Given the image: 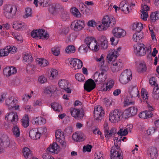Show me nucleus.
Here are the masks:
<instances>
[{
    "label": "nucleus",
    "instance_id": "obj_19",
    "mask_svg": "<svg viewBox=\"0 0 159 159\" xmlns=\"http://www.w3.org/2000/svg\"><path fill=\"white\" fill-rule=\"evenodd\" d=\"M10 141L8 137L6 135H3L0 138V146L4 148L8 147Z\"/></svg>",
    "mask_w": 159,
    "mask_h": 159
},
{
    "label": "nucleus",
    "instance_id": "obj_6",
    "mask_svg": "<svg viewBox=\"0 0 159 159\" xmlns=\"http://www.w3.org/2000/svg\"><path fill=\"white\" fill-rule=\"evenodd\" d=\"M112 146L110 151V156L111 159H123L121 155L122 151L120 149V147L115 145Z\"/></svg>",
    "mask_w": 159,
    "mask_h": 159
},
{
    "label": "nucleus",
    "instance_id": "obj_31",
    "mask_svg": "<svg viewBox=\"0 0 159 159\" xmlns=\"http://www.w3.org/2000/svg\"><path fill=\"white\" fill-rule=\"evenodd\" d=\"M114 84V81L112 80H110L107 83L105 88L102 87L101 88V91H105L109 90L113 87Z\"/></svg>",
    "mask_w": 159,
    "mask_h": 159
},
{
    "label": "nucleus",
    "instance_id": "obj_41",
    "mask_svg": "<svg viewBox=\"0 0 159 159\" xmlns=\"http://www.w3.org/2000/svg\"><path fill=\"white\" fill-rule=\"evenodd\" d=\"M147 70V67L145 64L144 63H141L139 64V67L137 70L139 72L142 73L145 72Z\"/></svg>",
    "mask_w": 159,
    "mask_h": 159
},
{
    "label": "nucleus",
    "instance_id": "obj_58",
    "mask_svg": "<svg viewBox=\"0 0 159 159\" xmlns=\"http://www.w3.org/2000/svg\"><path fill=\"white\" fill-rule=\"evenodd\" d=\"M142 14L141 15V17L143 20H147V18L148 16V13L147 11H141Z\"/></svg>",
    "mask_w": 159,
    "mask_h": 159
},
{
    "label": "nucleus",
    "instance_id": "obj_15",
    "mask_svg": "<svg viewBox=\"0 0 159 159\" xmlns=\"http://www.w3.org/2000/svg\"><path fill=\"white\" fill-rule=\"evenodd\" d=\"M17 100L16 99L15 100L14 98L11 97L6 100V103L9 109H14L16 110L19 108V106L18 105L16 106L17 103Z\"/></svg>",
    "mask_w": 159,
    "mask_h": 159
},
{
    "label": "nucleus",
    "instance_id": "obj_50",
    "mask_svg": "<svg viewBox=\"0 0 159 159\" xmlns=\"http://www.w3.org/2000/svg\"><path fill=\"white\" fill-rule=\"evenodd\" d=\"M60 49L58 47H56L52 49V53L56 56H58L60 54Z\"/></svg>",
    "mask_w": 159,
    "mask_h": 159
},
{
    "label": "nucleus",
    "instance_id": "obj_2",
    "mask_svg": "<svg viewBox=\"0 0 159 159\" xmlns=\"http://www.w3.org/2000/svg\"><path fill=\"white\" fill-rule=\"evenodd\" d=\"M49 11L52 14H55L59 12L62 11L63 12L61 15V17L62 20L63 21H66L69 18L68 12L64 11L63 7L59 4H52V5L49 7Z\"/></svg>",
    "mask_w": 159,
    "mask_h": 159
},
{
    "label": "nucleus",
    "instance_id": "obj_42",
    "mask_svg": "<svg viewBox=\"0 0 159 159\" xmlns=\"http://www.w3.org/2000/svg\"><path fill=\"white\" fill-rule=\"evenodd\" d=\"M59 86L61 89H64L67 87L68 84L67 82L64 80H61L58 82Z\"/></svg>",
    "mask_w": 159,
    "mask_h": 159
},
{
    "label": "nucleus",
    "instance_id": "obj_37",
    "mask_svg": "<svg viewBox=\"0 0 159 159\" xmlns=\"http://www.w3.org/2000/svg\"><path fill=\"white\" fill-rule=\"evenodd\" d=\"M22 125L25 127H27L29 124V119L27 115H25V117L21 120Z\"/></svg>",
    "mask_w": 159,
    "mask_h": 159
},
{
    "label": "nucleus",
    "instance_id": "obj_9",
    "mask_svg": "<svg viewBox=\"0 0 159 159\" xmlns=\"http://www.w3.org/2000/svg\"><path fill=\"white\" fill-rule=\"evenodd\" d=\"M45 32V30L44 29L35 30H33L31 33V36L35 39L38 38V37L41 39L43 37L44 38L47 39L49 37V35Z\"/></svg>",
    "mask_w": 159,
    "mask_h": 159
},
{
    "label": "nucleus",
    "instance_id": "obj_44",
    "mask_svg": "<svg viewBox=\"0 0 159 159\" xmlns=\"http://www.w3.org/2000/svg\"><path fill=\"white\" fill-rule=\"evenodd\" d=\"M65 51L67 53H74L75 51V49L73 45H69L66 48Z\"/></svg>",
    "mask_w": 159,
    "mask_h": 159
},
{
    "label": "nucleus",
    "instance_id": "obj_34",
    "mask_svg": "<svg viewBox=\"0 0 159 159\" xmlns=\"http://www.w3.org/2000/svg\"><path fill=\"white\" fill-rule=\"evenodd\" d=\"M51 107L55 111L57 112L61 111L62 110V107L58 103L54 102L51 104Z\"/></svg>",
    "mask_w": 159,
    "mask_h": 159
},
{
    "label": "nucleus",
    "instance_id": "obj_55",
    "mask_svg": "<svg viewBox=\"0 0 159 159\" xmlns=\"http://www.w3.org/2000/svg\"><path fill=\"white\" fill-rule=\"evenodd\" d=\"M38 81L41 84H44L47 82V78L44 75H42L39 77Z\"/></svg>",
    "mask_w": 159,
    "mask_h": 159
},
{
    "label": "nucleus",
    "instance_id": "obj_26",
    "mask_svg": "<svg viewBox=\"0 0 159 159\" xmlns=\"http://www.w3.org/2000/svg\"><path fill=\"white\" fill-rule=\"evenodd\" d=\"M123 66L121 62L119 61L117 62L113 63V65L111 66V70L113 72H116L121 70Z\"/></svg>",
    "mask_w": 159,
    "mask_h": 159
},
{
    "label": "nucleus",
    "instance_id": "obj_51",
    "mask_svg": "<svg viewBox=\"0 0 159 159\" xmlns=\"http://www.w3.org/2000/svg\"><path fill=\"white\" fill-rule=\"evenodd\" d=\"M49 72L51 75L50 77L52 79H54L57 75V70L55 69H51Z\"/></svg>",
    "mask_w": 159,
    "mask_h": 159
},
{
    "label": "nucleus",
    "instance_id": "obj_8",
    "mask_svg": "<svg viewBox=\"0 0 159 159\" xmlns=\"http://www.w3.org/2000/svg\"><path fill=\"white\" fill-rule=\"evenodd\" d=\"M132 74L131 71L126 69L122 72L120 77V82L122 84H125L132 79Z\"/></svg>",
    "mask_w": 159,
    "mask_h": 159
},
{
    "label": "nucleus",
    "instance_id": "obj_30",
    "mask_svg": "<svg viewBox=\"0 0 159 159\" xmlns=\"http://www.w3.org/2000/svg\"><path fill=\"white\" fill-rule=\"evenodd\" d=\"M101 42V47L102 49H106L108 47V41L105 36H102L99 39Z\"/></svg>",
    "mask_w": 159,
    "mask_h": 159
},
{
    "label": "nucleus",
    "instance_id": "obj_33",
    "mask_svg": "<svg viewBox=\"0 0 159 159\" xmlns=\"http://www.w3.org/2000/svg\"><path fill=\"white\" fill-rule=\"evenodd\" d=\"M119 8L125 14H128L130 11L129 10L128 6L126 3L124 4L123 2H121L120 4Z\"/></svg>",
    "mask_w": 159,
    "mask_h": 159
},
{
    "label": "nucleus",
    "instance_id": "obj_12",
    "mask_svg": "<svg viewBox=\"0 0 159 159\" xmlns=\"http://www.w3.org/2000/svg\"><path fill=\"white\" fill-rule=\"evenodd\" d=\"M55 135L57 140L60 143L63 148H65L66 146V144L65 141L63 132L61 129H59L56 131Z\"/></svg>",
    "mask_w": 159,
    "mask_h": 159
},
{
    "label": "nucleus",
    "instance_id": "obj_3",
    "mask_svg": "<svg viewBox=\"0 0 159 159\" xmlns=\"http://www.w3.org/2000/svg\"><path fill=\"white\" fill-rule=\"evenodd\" d=\"M102 25L97 23V27L99 30H105L110 26L113 27L116 24L115 19L112 16L107 15L104 17L102 20Z\"/></svg>",
    "mask_w": 159,
    "mask_h": 159
},
{
    "label": "nucleus",
    "instance_id": "obj_45",
    "mask_svg": "<svg viewBox=\"0 0 159 159\" xmlns=\"http://www.w3.org/2000/svg\"><path fill=\"white\" fill-rule=\"evenodd\" d=\"M39 2L40 5L43 7H47L49 6V7L52 5V4L50 6H49L50 2L49 0H39Z\"/></svg>",
    "mask_w": 159,
    "mask_h": 159
},
{
    "label": "nucleus",
    "instance_id": "obj_11",
    "mask_svg": "<svg viewBox=\"0 0 159 159\" xmlns=\"http://www.w3.org/2000/svg\"><path fill=\"white\" fill-rule=\"evenodd\" d=\"M107 70L104 69L101 70L100 73L96 71L94 75L93 79L96 82H97V81L101 82L104 81L107 78Z\"/></svg>",
    "mask_w": 159,
    "mask_h": 159
},
{
    "label": "nucleus",
    "instance_id": "obj_5",
    "mask_svg": "<svg viewBox=\"0 0 159 159\" xmlns=\"http://www.w3.org/2000/svg\"><path fill=\"white\" fill-rule=\"evenodd\" d=\"M149 47L148 48L146 47H145L143 43H137L134 46V52L138 56H143L146 54L147 51L149 53H151V47H150V49H149Z\"/></svg>",
    "mask_w": 159,
    "mask_h": 159
},
{
    "label": "nucleus",
    "instance_id": "obj_20",
    "mask_svg": "<svg viewBox=\"0 0 159 159\" xmlns=\"http://www.w3.org/2000/svg\"><path fill=\"white\" fill-rule=\"evenodd\" d=\"M104 111L102 110V107H97L94 111V116L97 120H101L102 119V116L104 115Z\"/></svg>",
    "mask_w": 159,
    "mask_h": 159
},
{
    "label": "nucleus",
    "instance_id": "obj_24",
    "mask_svg": "<svg viewBox=\"0 0 159 159\" xmlns=\"http://www.w3.org/2000/svg\"><path fill=\"white\" fill-rule=\"evenodd\" d=\"M129 93L131 98L137 97L139 95L138 88L136 85H130L129 88Z\"/></svg>",
    "mask_w": 159,
    "mask_h": 159
},
{
    "label": "nucleus",
    "instance_id": "obj_49",
    "mask_svg": "<svg viewBox=\"0 0 159 159\" xmlns=\"http://www.w3.org/2000/svg\"><path fill=\"white\" fill-rule=\"evenodd\" d=\"M25 12L26 14L23 16L24 18H26L30 16H31L32 10L30 8H26L25 9Z\"/></svg>",
    "mask_w": 159,
    "mask_h": 159
},
{
    "label": "nucleus",
    "instance_id": "obj_23",
    "mask_svg": "<svg viewBox=\"0 0 159 159\" xmlns=\"http://www.w3.org/2000/svg\"><path fill=\"white\" fill-rule=\"evenodd\" d=\"M41 133L38 132L36 129H33L30 130L29 135L30 137L33 140H36L40 138Z\"/></svg>",
    "mask_w": 159,
    "mask_h": 159
},
{
    "label": "nucleus",
    "instance_id": "obj_59",
    "mask_svg": "<svg viewBox=\"0 0 159 159\" xmlns=\"http://www.w3.org/2000/svg\"><path fill=\"white\" fill-rule=\"evenodd\" d=\"M104 58V55L103 54H102L101 56V57L100 58H96V61L99 62V61H101L102 60V62H101V66L102 67L103 66V65L104 64V61L103 60V58Z\"/></svg>",
    "mask_w": 159,
    "mask_h": 159
},
{
    "label": "nucleus",
    "instance_id": "obj_64",
    "mask_svg": "<svg viewBox=\"0 0 159 159\" xmlns=\"http://www.w3.org/2000/svg\"><path fill=\"white\" fill-rule=\"evenodd\" d=\"M103 102L105 105L107 107L109 106L111 104V103L110 100L107 98H105L103 99Z\"/></svg>",
    "mask_w": 159,
    "mask_h": 159
},
{
    "label": "nucleus",
    "instance_id": "obj_28",
    "mask_svg": "<svg viewBox=\"0 0 159 159\" xmlns=\"http://www.w3.org/2000/svg\"><path fill=\"white\" fill-rule=\"evenodd\" d=\"M23 153L26 159H30L32 157V154L31 151L27 147L23 148Z\"/></svg>",
    "mask_w": 159,
    "mask_h": 159
},
{
    "label": "nucleus",
    "instance_id": "obj_36",
    "mask_svg": "<svg viewBox=\"0 0 159 159\" xmlns=\"http://www.w3.org/2000/svg\"><path fill=\"white\" fill-rule=\"evenodd\" d=\"M5 49V51H6V53H7V56L8 55L9 53H11L13 54L15 52H17V48L16 47L13 46L12 47L10 46H8L4 48Z\"/></svg>",
    "mask_w": 159,
    "mask_h": 159
},
{
    "label": "nucleus",
    "instance_id": "obj_53",
    "mask_svg": "<svg viewBox=\"0 0 159 159\" xmlns=\"http://www.w3.org/2000/svg\"><path fill=\"white\" fill-rule=\"evenodd\" d=\"M21 25V23H19L17 21L15 22L13 24V27L16 30H17L22 28Z\"/></svg>",
    "mask_w": 159,
    "mask_h": 159
},
{
    "label": "nucleus",
    "instance_id": "obj_56",
    "mask_svg": "<svg viewBox=\"0 0 159 159\" xmlns=\"http://www.w3.org/2000/svg\"><path fill=\"white\" fill-rule=\"evenodd\" d=\"M92 148V146L91 145L87 144L86 146L83 147V150L84 152H90Z\"/></svg>",
    "mask_w": 159,
    "mask_h": 159
},
{
    "label": "nucleus",
    "instance_id": "obj_27",
    "mask_svg": "<svg viewBox=\"0 0 159 159\" xmlns=\"http://www.w3.org/2000/svg\"><path fill=\"white\" fill-rule=\"evenodd\" d=\"M47 150L50 152L57 153L60 150V148L56 143H53L52 145H50Z\"/></svg>",
    "mask_w": 159,
    "mask_h": 159
},
{
    "label": "nucleus",
    "instance_id": "obj_13",
    "mask_svg": "<svg viewBox=\"0 0 159 159\" xmlns=\"http://www.w3.org/2000/svg\"><path fill=\"white\" fill-rule=\"evenodd\" d=\"M138 109L136 107L132 106L126 109L123 112V116L125 119L135 115L137 112Z\"/></svg>",
    "mask_w": 159,
    "mask_h": 159
},
{
    "label": "nucleus",
    "instance_id": "obj_1",
    "mask_svg": "<svg viewBox=\"0 0 159 159\" xmlns=\"http://www.w3.org/2000/svg\"><path fill=\"white\" fill-rule=\"evenodd\" d=\"M97 41L94 38L87 37L85 39L84 43L78 49H83L85 53L87 52L89 48L94 52H97L99 49V45H97Z\"/></svg>",
    "mask_w": 159,
    "mask_h": 159
},
{
    "label": "nucleus",
    "instance_id": "obj_54",
    "mask_svg": "<svg viewBox=\"0 0 159 159\" xmlns=\"http://www.w3.org/2000/svg\"><path fill=\"white\" fill-rule=\"evenodd\" d=\"M119 34L117 36V38H121L125 36L126 34V32L124 30L121 29H119Z\"/></svg>",
    "mask_w": 159,
    "mask_h": 159
},
{
    "label": "nucleus",
    "instance_id": "obj_35",
    "mask_svg": "<svg viewBox=\"0 0 159 159\" xmlns=\"http://www.w3.org/2000/svg\"><path fill=\"white\" fill-rule=\"evenodd\" d=\"M70 12L75 16L79 18L81 16V14L77 8L75 7H72L70 9Z\"/></svg>",
    "mask_w": 159,
    "mask_h": 159
},
{
    "label": "nucleus",
    "instance_id": "obj_7",
    "mask_svg": "<svg viewBox=\"0 0 159 159\" xmlns=\"http://www.w3.org/2000/svg\"><path fill=\"white\" fill-rule=\"evenodd\" d=\"M123 112L118 109L113 110L111 112L109 115V120L113 123L118 122L120 119L123 117Z\"/></svg>",
    "mask_w": 159,
    "mask_h": 159
},
{
    "label": "nucleus",
    "instance_id": "obj_29",
    "mask_svg": "<svg viewBox=\"0 0 159 159\" xmlns=\"http://www.w3.org/2000/svg\"><path fill=\"white\" fill-rule=\"evenodd\" d=\"M112 53L110 55L109 54L107 57V60L111 61L112 60H115L117 57L119 55L118 53L115 52L114 49H111Z\"/></svg>",
    "mask_w": 159,
    "mask_h": 159
},
{
    "label": "nucleus",
    "instance_id": "obj_48",
    "mask_svg": "<svg viewBox=\"0 0 159 159\" xmlns=\"http://www.w3.org/2000/svg\"><path fill=\"white\" fill-rule=\"evenodd\" d=\"M75 77L77 80L80 82H84L85 79L84 75L81 74H77L75 75Z\"/></svg>",
    "mask_w": 159,
    "mask_h": 159
},
{
    "label": "nucleus",
    "instance_id": "obj_63",
    "mask_svg": "<svg viewBox=\"0 0 159 159\" xmlns=\"http://www.w3.org/2000/svg\"><path fill=\"white\" fill-rule=\"evenodd\" d=\"M119 29H120V28L119 27H116L114 28L112 31V33L113 34L114 36L117 38V36L118 35V34H119Z\"/></svg>",
    "mask_w": 159,
    "mask_h": 159
},
{
    "label": "nucleus",
    "instance_id": "obj_47",
    "mask_svg": "<svg viewBox=\"0 0 159 159\" xmlns=\"http://www.w3.org/2000/svg\"><path fill=\"white\" fill-rule=\"evenodd\" d=\"M69 28L68 27L64 26L61 28L60 30V34H63L65 35H66L68 33Z\"/></svg>",
    "mask_w": 159,
    "mask_h": 159
},
{
    "label": "nucleus",
    "instance_id": "obj_43",
    "mask_svg": "<svg viewBox=\"0 0 159 159\" xmlns=\"http://www.w3.org/2000/svg\"><path fill=\"white\" fill-rule=\"evenodd\" d=\"M12 132L13 134L16 137H19L20 135V131L19 127L17 126H15L12 129Z\"/></svg>",
    "mask_w": 159,
    "mask_h": 159
},
{
    "label": "nucleus",
    "instance_id": "obj_10",
    "mask_svg": "<svg viewBox=\"0 0 159 159\" xmlns=\"http://www.w3.org/2000/svg\"><path fill=\"white\" fill-rule=\"evenodd\" d=\"M70 111L72 116L77 120H81L84 117V111L82 108L80 109L71 108Z\"/></svg>",
    "mask_w": 159,
    "mask_h": 159
},
{
    "label": "nucleus",
    "instance_id": "obj_62",
    "mask_svg": "<svg viewBox=\"0 0 159 159\" xmlns=\"http://www.w3.org/2000/svg\"><path fill=\"white\" fill-rule=\"evenodd\" d=\"M95 157L97 159H103V154L101 152H98L94 154Z\"/></svg>",
    "mask_w": 159,
    "mask_h": 159
},
{
    "label": "nucleus",
    "instance_id": "obj_14",
    "mask_svg": "<svg viewBox=\"0 0 159 159\" xmlns=\"http://www.w3.org/2000/svg\"><path fill=\"white\" fill-rule=\"evenodd\" d=\"M84 21L83 20H75L72 22L70 27L75 31H77L82 30L84 27Z\"/></svg>",
    "mask_w": 159,
    "mask_h": 159
},
{
    "label": "nucleus",
    "instance_id": "obj_40",
    "mask_svg": "<svg viewBox=\"0 0 159 159\" xmlns=\"http://www.w3.org/2000/svg\"><path fill=\"white\" fill-rule=\"evenodd\" d=\"M23 60L25 64H27V62H29L28 63V66L29 65V63L33 61V58L30 55L28 54H25Z\"/></svg>",
    "mask_w": 159,
    "mask_h": 159
},
{
    "label": "nucleus",
    "instance_id": "obj_52",
    "mask_svg": "<svg viewBox=\"0 0 159 159\" xmlns=\"http://www.w3.org/2000/svg\"><path fill=\"white\" fill-rule=\"evenodd\" d=\"M156 130V128L154 127H151L147 130L146 133L148 135H151L155 132Z\"/></svg>",
    "mask_w": 159,
    "mask_h": 159
},
{
    "label": "nucleus",
    "instance_id": "obj_60",
    "mask_svg": "<svg viewBox=\"0 0 159 159\" xmlns=\"http://www.w3.org/2000/svg\"><path fill=\"white\" fill-rule=\"evenodd\" d=\"M39 117H37L34 119L32 120V123L34 125H39L41 124V122L39 120Z\"/></svg>",
    "mask_w": 159,
    "mask_h": 159
},
{
    "label": "nucleus",
    "instance_id": "obj_38",
    "mask_svg": "<svg viewBox=\"0 0 159 159\" xmlns=\"http://www.w3.org/2000/svg\"><path fill=\"white\" fill-rule=\"evenodd\" d=\"M38 63L42 67L47 66L48 64V62L45 59L39 58L37 60Z\"/></svg>",
    "mask_w": 159,
    "mask_h": 159
},
{
    "label": "nucleus",
    "instance_id": "obj_32",
    "mask_svg": "<svg viewBox=\"0 0 159 159\" xmlns=\"http://www.w3.org/2000/svg\"><path fill=\"white\" fill-rule=\"evenodd\" d=\"M143 29V24L141 23H134L133 24V30L136 32H141Z\"/></svg>",
    "mask_w": 159,
    "mask_h": 159
},
{
    "label": "nucleus",
    "instance_id": "obj_17",
    "mask_svg": "<svg viewBox=\"0 0 159 159\" xmlns=\"http://www.w3.org/2000/svg\"><path fill=\"white\" fill-rule=\"evenodd\" d=\"M5 119L6 120H10L13 124L16 123L18 120L17 113L13 111L10 112L6 116Z\"/></svg>",
    "mask_w": 159,
    "mask_h": 159
},
{
    "label": "nucleus",
    "instance_id": "obj_39",
    "mask_svg": "<svg viewBox=\"0 0 159 159\" xmlns=\"http://www.w3.org/2000/svg\"><path fill=\"white\" fill-rule=\"evenodd\" d=\"M128 133V128H120L117 132V134L120 136H125Z\"/></svg>",
    "mask_w": 159,
    "mask_h": 159
},
{
    "label": "nucleus",
    "instance_id": "obj_16",
    "mask_svg": "<svg viewBox=\"0 0 159 159\" xmlns=\"http://www.w3.org/2000/svg\"><path fill=\"white\" fill-rule=\"evenodd\" d=\"M96 87V84L93 80L91 79L87 80L84 85V89L88 92H90Z\"/></svg>",
    "mask_w": 159,
    "mask_h": 159
},
{
    "label": "nucleus",
    "instance_id": "obj_46",
    "mask_svg": "<svg viewBox=\"0 0 159 159\" xmlns=\"http://www.w3.org/2000/svg\"><path fill=\"white\" fill-rule=\"evenodd\" d=\"M141 94L143 99L146 102H147L148 98V93L144 89H142Z\"/></svg>",
    "mask_w": 159,
    "mask_h": 159
},
{
    "label": "nucleus",
    "instance_id": "obj_57",
    "mask_svg": "<svg viewBox=\"0 0 159 159\" xmlns=\"http://www.w3.org/2000/svg\"><path fill=\"white\" fill-rule=\"evenodd\" d=\"M149 83L152 85L157 86V80L155 77H151L149 80Z\"/></svg>",
    "mask_w": 159,
    "mask_h": 159
},
{
    "label": "nucleus",
    "instance_id": "obj_61",
    "mask_svg": "<svg viewBox=\"0 0 159 159\" xmlns=\"http://www.w3.org/2000/svg\"><path fill=\"white\" fill-rule=\"evenodd\" d=\"M42 157L43 159H54L51 155L47 153L43 154L42 155Z\"/></svg>",
    "mask_w": 159,
    "mask_h": 159
},
{
    "label": "nucleus",
    "instance_id": "obj_25",
    "mask_svg": "<svg viewBox=\"0 0 159 159\" xmlns=\"http://www.w3.org/2000/svg\"><path fill=\"white\" fill-rule=\"evenodd\" d=\"M157 149L155 147L149 148L147 153L151 159H156L157 157Z\"/></svg>",
    "mask_w": 159,
    "mask_h": 159
},
{
    "label": "nucleus",
    "instance_id": "obj_18",
    "mask_svg": "<svg viewBox=\"0 0 159 159\" xmlns=\"http://www.w3.org/2000/svg\"><path fill=\"white\" fill-rule=\"evenodd\" d=\"M70 64L72 66L75 67V69H79L82 68L83 66L82 61L77 58L69 59Z\"/></svg>",
    "mask_w": 159,
    "mask_h": 159
},
{
    "label": "nucleus",
    "instance_id": "obj_22",
    "mask_svg": "<svg viewBox=\"0 0 159 159\" xmlns=\"http://www.w3.org/2000/svg\"><path fill=\"white\" fill-rule=\"evenodd\" d=\"M17 72L16 68L14 67H7L3 70V72L7 77H9L16 73Z\"/></svg>",
    "mask_w": 159,
    "mask_h": 159
},
{
    "label": "nucleus",
    "instance_id": "obj_4",
    "mask_svg": "<svg viewBox=\"0 0 159 159\" xmlns=\"http://www.w3.org/2000/svg\"><path fill=\"white\" fill-rule=\"evenodd\" d=\"M3 13L5 16L8 19L13 18L16 15V7L11 4H6L3 7Z\"/></svg>",
    "mask_w": 159,
    "mask_h": 159
},
{
    "label": "nucleus",
    "instance_id": "obj_21",
    "mask_svg": "<svg viewBox=\"0 0 159 159\" xmlns=\"http://www.w3.org/2000/svg\"><path fill=\"white\" fill-rule=\"evenodd\" d=\"M86 137L81 131L76 132L72 136V139L76 142H80L84 140Z\"/></svg>",
    "mask_w": 159,
    "mask_h": 159
}]
</instances>
